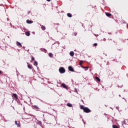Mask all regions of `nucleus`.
<instances>
[{
  "instance_id": "1",
  "label": "nucleus",
  "mask_w": 128,
  "mask_h": 128,
  "mask_svg": "<svg viewBox=\"0 0 128 128\" xmlns=\"http://www.w3.org/2000/svg\"><path fill=\"white\" fill-rule=\"evenodd\" d=\"M59 72L60 74H64V72H66V69L63 67H60L59 68Z\"/></svg>"
},
{
  "instance_id": "2",
  "label": "nucleus",
  "mask_w": 128,
  "mask_h": 128,
  "mask_svg": "<svg viewBox=\"0 0 128 128\" xmlns=\"http://www.w3.org/2000/svg\"><path fill=\"white\" fill-rule=\"evenodd\" d=\"M32 108L33 110H37L38 112L40 110V107H38V106L36 105H34L32 106Z\"/></svg>"
},
{
  "instance_id": "3",
  "label": "nucleus",
  "mask_w": 128,
  "mask_h": 128,
  "mask_svg": "<svg viewBox=\"0 0 128 128\" xmlns=\"http://www.w3.org/2000/svg\"><path fill=\"white\" fill-rule=\"evenodd\" d=\"M84 112L86 113L90 112V110L88 107H85Z\"/></svg>"
},
{
  "instance_id": "4",
  "label": "nucleus",
  "mask_w": 128,
  "mask_h": 128,
  "mask_svg": "<svg viewBox=\"0 0 128 128\" xmlns=\"http://www.w3.org/2000/svg\"><path fill=\"white\" fill-rule=\"evenodd\" d=\"M68 70H70V72H74V68L72 66H69L68 67Z\"/></svg>"
},
{
  "instance_id": "5",
  "label": "nucleus",
  "mask_w": 128,
  "mask_h": 128,
  "mask_svg": "<svg viewBox=\"0 0 128 128\" xmlns=\"http://www.w3.org/2000/svg\"><path fill=\"white\" fill-rule=\"evenodd\" d=\"M16 45L18 46V48H22V44L18 41L16 42Z\"/></svg>"
},
{
  "instance_id": "6",
  "label": "nucleus",
  "mask_w": 128,
  "mask_h": 128,
  "mask_svg": "<svg viewBox=\"0 0 128 128\" xmlns=\"http://www.w3.org/2000/svg\"><path fill=\"white\" fill-rule=\"evenodd\" d=\"M61 86L64 88H66V90H68V87L66 86V84H61Z\"/></svg>"
},
{
  "instance_id": "7",
  "label": "nucleus",
  "mask_w": 128,
  "mask_h": 128,
  "mask_svg": "<svg viewBox=\"0 0 128 128\" xmlns=\"http://www.w3.org/2000/svg\"><path fill=\"white\" fill-rule=\"evenodd\" d=\"M12 96H14V98H16V100L18 99V94H14Z\"/></svg>"
},
{
  "instance_id": "8",
  "label": "nucleus",
  "mask_w": 128,
  "mask_h": 128,
  "mask_svg": "<svg viewBox=\"0 0 128 128\" xmlns=\"http://www.w3.org/2000/svg\"><path fill=\"white\" fill-rule=\"evenodd\" d=\"M70 56H74V52L73 51H71L70 52Z\"/></svg>"
},
{
  "instance_id": "9",
  "label": "nucleus",
  "mask_w": 128,
  "mask_h": 128,
  "mask_svg": "<svg viewBox=\"0 0 128 128\" xmlns=\"http://www.w3.org/2000/svg\"><path fill=\"white\" fill-rule=\"evenodd\" d=\"M15 124L17 126L18 128H20V124H18V122L16 120L15 121Z\"/></svg>"
},
{
  "instance_id": "10",
  "label": "nucleus",
  "mask_w": 128,
  "mask_h": 128,
  "mask_svg": "<svg viewBox=\"0 0 128 128\" xmlns=\"http://www.w3.org/2000/svg\"><path fill=\"white\" fill-rule=\"evenodd\" d=\"M66 106L69 108H72V104L70 103H67Z\"/></svg>"
},
{
  "instance_id": "11",
  "label": "nucleus",
  "mask_w": 128,
  "mask_h": 128,
  "mask_svg": "<svg viewBox=\"0 0 128 128\" xmlns=\"http://www.w3.org/2000/svg\"><path fill=\"white\" fill-rule=\"evenodd\" d=\"M26 22H27V24H32V22H34L32 20H27Z\"/></svg>"
},
{
  "instance_id": "12",
  "label": "nucleus",
  "mask_w": 128,
  "mask_h": 128,
  "mask_svg": "<svg viewBox=\"0 0 128 128\" xmlns=\"http://www.w3.org/2000/svg\"><path fill=\"white\" fill-rule=\"evenodd\" d=\"M25 34L27 36H30V32H26Z\"/></svg>"
},
{
  "instance_id": "13",
  "label": "nucleus",
  "mask_w": 128,
  "mask_h": 128,
  "mask_svg": "<svg viewBox=\"0 0 128 128\" xmlns=\"http://www.w3.org/2000/svg\"><path fill=\"white\" fill-rule=\"evenodd\" d=\"M67 16H68V18H72V15L70 13L67 14Z\"/></svg>"
},
{
  "instance_id": "14",
  "label": "nucleus",
  "mask_w": 128,
  "mask_h": 128,
  "mask_svg": "<svg viewBox=\"0 0 128 128\" xmlns=\"http://www.w3.org/2000/svg\"><path fill=\"white\" fill-rule=\"evenodd\" d=\"M28 68H30V70H32V65L28 64Z\"/></svg>"
},
{
  "instance_id": "15",
  "label": "nucleus",
  "mask_w": 128,
  "mask_h": 128,
  "mask_svg": "<svg viewBox=\"0 0 128 128\" xmlns=\"http://www.w3.org/2000/svg\"><path fill=\"white\" fill-rule=\"evenodd\" d=\"M86 107H84V106H82V105H81L80 106V108H81V110H84V108H85Z\"/></svg>"
},
{
  "instance_id": "16",
  "label": "nucleus",
  "mask_w": 128,
  "mask_h": 128,
  "mask_svg": "<svg viewBox=\"0 0 128 128\" xmlns=\"http://www.w3.org/2000/svg\"><path fill=\"white\" fill-rule=\"evenodd\" d=\"M34 66H38V62L34 61Z\"/></svg>"
},
{
  "instance_id": "17",
  "label": "nucleus",
  "mask_w": 128,
  "mask_h": 128,
  "mask_svg": "<svg viewBox=\"0 0 128 128\" xmlns=\"http://www.w3.org/2000/svg\"><path fill=\"white\" fill-rule=\"evenodd\" d=\"M96 80L98 82H100V79L98 77H95Z\"/></svg>"
},
{
  "instance_id": "18",
  "label": "nucleus",
  "mask_w": 128,
  "mask_h": 128,
  "mask_svg": "<svg viewBox=\"0 0 128 128\" xmlns=\"http://www.w3.org/2000/svg\"><path fill=\"white\" fill-rule=\"evenodd\" d=\"M48 56H50V58H52L54 56V55L52 53H49Z\"/></svg>"
},
{
  "instance_id": "19",
  "label": "nucleus",
  "mask_w": 128,
  "mask_h": 128,
  "mask_svg": "<svg viewBox=\"0 0 128 128\" xmlns=\"http://www.w3.org/2000/svg\"><path fill=\"white\" fill-rule=\"evenodd\" d=\"M106 16H111L112 14H110V13H106Z\"/></svg>"
},
{
  "instance_id": "20",
  "label": "nucleus",
  "mask_w": 128,
  "mask_h": 128,
  "mask_svg": "<svg viewBox=\"0 0 128 128\" xmlns=\"http://www.w3.org/2000/svg\"><path fill=\"white\" fill-rule=\"evenodd\" d=\"M41 28H42L44 30H46V26H42L41 27Z\"/></svg>"
},
{
  "instance_id": "21",
  "label": "nucleus",
  "mask_w": 128,
  "mask_h": 128,
  "mask_svg": "<svg viewBox=\"0 0 128 128\" xmlns=\"http://www.w3.org/2000/svg\"><path fill=\"white\" fill-rule=\"evenodd\" d=\"M122 126H124V124H126V121L124 120L122 122Z\"/></svg>"
},
{
  "instance_id": "22",
  "label": "nucleus",
  "mask_w": 128,
  "mask_h": 128,
  "mask_svg": "<svg viewBox=\"0 0 128 128\" xmlns=\"http://www.w3.org/2000/svg\"><path fill=\"white\" fill-rule=\"evenodd\" d=\"M112 128H118V126H116V125H113Z\"/></svg>"
},
{
  "instance_id": "23",
  "label": "nucleus",
  "mask_w": 128,
  "mask_h": 128,
  "mask_svg": "<svg viewBox=\"0 0 128 128\" xmlns=\"http://www.w3.org/2000/svg\"><path fill=\"white\" fill-rule=\"evenodd\" d=\"M82 62H84V61L80 60L79 64L80 66H81L82 64Z\"/></svg>"
},
{
  "instance_id": "24",
  "label": "nucleus",
  "mask_w": 128,
  "mask_h": 128,
  "mask_svg": "<svg viewBox=\"0 0 128 128\" xmlns=\"http://www.w3.org/2000/svg\"><path fill=\"white\" fill-rule=\"evenodd\" d=\"M38 124H39L40 126H42V121H38Z\"/></svg>"
},
{
  "instance_id": "25",
  "label": "nucleus",
  "mask_w": 128,
  "mask_h": 128,
  "mask_svg": "<svg viewBox=\"0 0 128 128\" xmlns=\"http://www.w3.org/2000/svg\"><path fill=\"white\" fill-rule=\"evenodd\" d=\"M74 36H76V34H78V32H75L74 33Z\"/></svg>"
},
{
  "instance_id": "26",
  "label": "nucleus",
  "mask_w": 128,
  "mask_h": 128,
  "mask_svg": "<svg viewBox=\"0 0 128 128\" xmlns=\"http://www.w3.org/2000/svg\"><path fill=\"white\" fill-rule=\"evenodd\" d=\"M86 68V69H85V70H88V67H85V68Z\"/></svg>"
},
{
  "instance_id": "27",
  "label": "nucleus",
  "mask_w": 128,
  "mask_h": 128,
  "mask_svg": "<svg viewBox=\"0 0 128 128\" xmlns=\"http://www.w3.org/2000/svg\"><path fill=\"white\" fill-rule=\"evenodd\" d=\"M94 46H98V44L94 43Z\"/></svg>"
},
{
  "instance_id": "28",
  "label": "nucleus",
  "mask_w": 128,
  "mask_h": 128,
  "mask_svg": "<svg viewBox=\"0 0 128 128\" xmlns=\"http://www.w3.org/2000/svg\"><path fill=\"white\" fill-rule=\"evenodd\" d=\"M32 60H34V57H32Z\"/></svg>"
},
{
  "instance_id": "29",
  "label": "nucleus",
  "mask_w": 128,
  "mask_h": 128,
  "mask_svg": "<svg viewBox=\"0 0 128 128\" xmlns=\"http://www.w3.org/2000/svg\"><path fill=\"white\" fill-rule=\"evenodd\" d=\"M74 90H76V92H78V89H76V88H75Z\"/></svg>"
},
{
  "instance_id": "30",
  "label": "nucleus",
  "mask_w": 128,
  "mask_h": 128,
  "mask_svg": "<svg viewBox=\"0 0 128 128\" xmlns=\"http://www.w3.org/2000/svg\"><path fill=\"white\" fill-rule=\"evenodd\" d=\"M82 68H86V67H84V66H82Z\"/></svg>"
},
{
  "instance_id": "31",
  "label": "nucleus",
  "mask_w": 128,
  "mask_h": 128,
  "mask_svg": "<svg viewBox=\"0 0 128 128\" xmlns=\"http://www.w3.org/2000/svg\"><path fill=\"white\" fill-rule=\"evenodd\" d=\"M2 74V71L0 70V74Z\"/></svg>"
},
{
  "instance_id": "32",
  "label": "nucleus",
  "mask_w": 128,
  "mask_h": 128,
  "mask_svg": "<svg viewBox=\"0 0 128 128\" xmlns=\"http://www.w3.org/2000/svg\"><path fill=\"white\" fill-rule=\"evenodd\" d=\"M47 2H50V0H46Z\"/></svg>"
},
{
  "instance_id": "33",
  "label": "nucleus",
  "mask_w": 128,
  "mask_h": 128,
  "mask_svg": "<svg viewBox=\"0 0 128 128\" xmlns=\"http://www.w3.org/2000/svg\"><path fill=\"white\" fill-rule=\"evenodd\" d=\"M10 25L11 26H12V23H10Z\"/></svg>"
},
{
  "instance_id": "34",
  "label": "nucleus",
  "mask_w": 128,
  "mask_h": 128,
  "mask_svg": "<svg viewBox=\"0 0 128 128\" xmlns=\"http://www.w3.org/2000/svg\"><path fill=\"white\" fill-rule=\"evenodd\" d=\"M119 96L120 98V96H120V94H119Z\"/></svg>"
},
{
  "instance_id": "35",
  "label": "nucleus",
  "mask_w": 128,
  "mask_h": 128,
  "mask_svg": "<svg viewBox=\"0 0 128 128\" xmlns=\"http://www.w3.org/2000/svg\"><path fill=\"white\" fill-rule=\"evenodd\" d=\"M123 100H124V98H122Z\"/></svg>"
},
{
  "instance_id": "36",
  "label": "nucleus",
  "mask_w": 128,
  "mask_h": 128,
  "mask_svg": "<svg viewBox=\"0 0 128 128\" xmlns=\"http://www.w3.org/2000/svg\"><path fill=\"white\" fill-rule=\"evenodd\" d=\"M63 48L64 49V47L63 46Z\"/></svg>"
},
{
  "instance_id": "37",
  "label": "nucleus",
  "mask_w": 128,
  "mask_h": 128,
  "mask_svg": "<svg viewBox=\"0 0 128 128\" xmlns=\"http://www.w3.org/2000/svg\"><path fill=\"white\" fill-rule=\"evenodd\" d=\"M125 101H126V100H125Z\"/></svg>"
},
{
  "instance_id": "38",
  "label": "nucleus",
  "mask_w": 128,
  "mask_h": 128,
  "mask_svg": "<svg viewBox=\"0 0 128 128\" xmlns=\"http://www.w3.org/2000/svg\"><path fill=\"white\" fill-rule=\"evenodd\" d=\"M125 101H126V100H125Z\"/></svg>"
},
{
  "instance_id": "39",
  "label": "nucleus",
  "mask_w": 128,
  "mask_h": 128,
  "mask_svg": "<svg viewBox=\"0 0 128 128\" xmlns=\"http://www.w3.org/2000/svg\"><path fill=\"white\" fill-rule=\"evenodd\" d=\"M116 108H118V107H116Z\"/></svg>"
}]
</instances>
